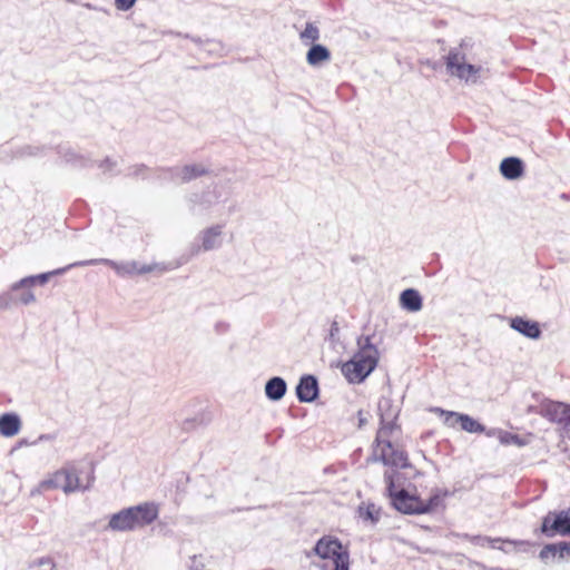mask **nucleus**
Segmentation results:
<instances>
[{
    "label": "nucleus",
    "mask_w": 570,
    "mask_h": 570,
    "mask_svg": "<svg viewBox=\"0 0 570 570\" xmlns=\"http://www.w3.org/2000/svg\"><path fill=\"white\" fill-rule=\"evenodd\" d=\"M357 352L342 365V373L350 383L363 382L376 367L379 351L371 343L370 336H361L357 340Z\"/></svg>",
    "instance_id": "f257e3e1"
},
{
    "label": "nucleus",
    "mask_w": 570,
    "mask_h": 570,
    "mask_svg": "<svg viewBox=\"0 0 570 570\" xmlns=\"http://www.w3.org/2000/svg\"><path fill=\"white\" fill-rule=\"evenodd\" d=\"M233 187L229 179H219L202 193L187 196V204L193 214L208 213L215 207L225 206L232 199Z\"/></svg>",
    "instance_id": "f03ea898"
},
{
    "label": "nucleus",
    "mask_w": 570,
    "mask_h": 570,
    "mask_svg": "<svg viewBox=\"0 0 570 570\" xmlns=\"http://www.w3.org/2000/svg\"><path fill=\"white\" fill-rule=\"evenodd\" d=\"M314 553L325 561L323 570H348V552L343 550L337 539L321 538L314 547Z\"/></svg>",
    "instance_id": "7ed1b4c3"
},
{
    "label": "nucleus",
    "mask_w": 570,
    "mask_h": 570,
    "mask_svg": "<svg viewBox=\"0 0 570 570\" xmlns=\"http://www.w3.org/2000/svg\"><path fill=\"white\" fill-rule=\"evenodd\" d=\"M42 487H50L51 490L61 489L63 493L70 494L85 491L89 485H82L79 472L73 465H66L42 480Z\"/></svg>",
    "instance_id": "20e7f679"
},
{
    "label": "nucleus",
    "mask_w": 570,
    "mask_h": 570,
    "mask_svg": "<svg viewBox=\"0 0 570 570\" xmlns=\"http://www.w3.org/2000/svg\"><path fill=\"white\" fill-rule=\"evenodd\" d=\"M445 63L451 76L458 77L465 82H476L482 70L480 66L466 62V57L463 52V43H461L459 48H453L449 51Z\"/></svg>",
    "instance_id": "39448f33"
},
{
    "label": "nucleus",
    "mask_w": 570,
    "mask_h": 570,
    "mask_svg": "<svg viewBox=\"0 0 570 570\" xmlns=\"http://www.w3.org/2000/svg\"><path fill=\"white\" fill-rule=\"evenodd\" d=\"M384 480L386 483V490L391 497L393 507L405 514H423L424 509L422 508V500L410 495L406 491L401 490L393 492L394 490V474L386 471L384 473Z\"/></svg>",
    "instance_id": "423d86ee"
},
{
    "label": "nucleus",
    "mask_w": 570,
    "mask_h": 570,
    "mask_svg": "<svg viewBox=\"0 0 570 570\" xmlns=\"http://www.w3.org/2000/svg\"><path fill=\"white\" fill-rule=\"evenodd\" d=\"M132 530H141L150 525L159 515V505L153 501L128 507Z\"/></svg>",
    "instance_id": "0eeeda50"
},
{
    "label": "nucleus",
    "mask_w": 570,
    "mask_h": 570,
    "mask_svg": "<svg viewBox=\"0 0 570 570\" xmlns=\"http://www.w3.org/2000/svg\"><path fill=\"white\" fill-rule=\"evenodd\" d=\"M541 532L549 538L556 534H570V510H563L558 513H548L543 518Z\"/></svg>",
    "instance_id": "6e6552de"
},
{
    "label": "nucleus",
    "mask_w": 570,
    "mask_h": 570,
    "mask_svg": "<svg viewBox=\"0 0 570 570\" xmlns=\"http://www.w3.org/2000/svg\"><path fill=\"white\" fill-rule=\"evenodd\" d=\"M374 460L381 461L385 465L394 468H406L407 456L404 451L394 449L391 441H385L382 444L376 443L374 449Z\"/></svg>",
    "instance_id": "1a4fd4ad"
},
{
    "label": "nucleus",
    "mask_w": 570,
    "mask_h": 570,
    "mask_svg": "<svg viewBox=\"0 0 570 570\" xmlns=\"http://www.w3.org/2000/svg\"><path fill=\"white\" fill-rule=\"evenodd\" d=\"M224 225L215 224L209 227L204 228L198 234V239L200 240L199 246L193 247V255H197L200 250L210 252L216 250L223 246L224 242Z\"/></svg>",
    "instance_id": "9d476101"
},
{
    "label": "nucleus",
    "mask_w": 570,
    "mask_h": 570,
    "mask_svg": "<svg viewBox=\"0 0 570 570\" xmlns=\"http://www.w3.org/2000/svg\"><path fill=\"white\" fill-rule=\"evenodd\" d=\"M166 171L174 181L179 184L189 183L209 173L208 168L203 164H187L181 167L170 168Z\"/></svg>",
    "instance_id": "9b49d317"
},
{
    "label": "nucleus",
    "mask_w": 570,
    "mask_h": 570,
    "mask_svg": "<svg viewBox=\"0 0 570 570\" xmlns=\"http://www.w3.org/2000/svg\"><path fill=\"white\" fill-rule=\"evenodd\" d=\"M81 266L82 265H76V262H75L65 267L57 268L51 272L23 277L20 281L16 282L11 285V291L18 292L20 289V287H33L36 284L43 285L50 279L51 276L61 275V274L66 273L67 271H69L70 268L81 267Z\"/></svg>",
    "instance_id": "f8f14e48"
},
{
    "label": "nucleus",
    "mask_w": 570,
    "mask_h": 570,
    "mask_svg": "<svg viewBox=\"0 0 570 570\" xmlns=\"http://www.w3.org/2000/svg\"><path fill=\"white\" fill-rule=\"evenodd\" d=\"M542 414L551 422L563 426L570 424V406L561 402H550L542 409Z\"/></svg>",
    "instance_id": "ddd939ff"
},
{
    "label": "nucleus",
    "mask_w": 570,
    "mask_h": 570,
    "mask_svg": "<svg viewBox=\"0 0 570 570\" xmlns=\"http://www.w3.org/2000/svg\"><path fill=\"white\" fill-rule=\"evenodd\" d=\"M296 395L301 402L309 403L318 396V383L315 376L304 375L296 386Z\"/></svg>",
    "instance_id": "4468645a"
},
{
    "label": "nucleus",
    "mask_w": 570,
    "mask_h": 570,
    "mask_svg": "<svg viewBox=\"0 0 570 570\" xmlns=\"http://www.w3.org/2000/svg\"><path fill=\"white\" fill-rule=\"evenodd\" d=\"M461 537L466 539V540H470L475 546L484 547L487 544H490L492 548L502 550L504 552H510L511 550L507 549L503 546H498V543L501 542V543H504V544H508V546H513L514 548L523 547V546L528 544V542H525V541H511V540H504L503 541L500 538L492 539V538L482 537V535L462 534Z\"/></svg>",
    "instance_id": "2eb2a0df"
},
{
    "label": "nucleus",
    "mask_w": 570,
    "mask_h": 570,
    "mask_svg": "<svg viewBox=\"0 0 570 570\" xmlns=\"http://www.w3.org/2000/svg\"><path fill=\"white\" fill-rule=\"evenodd\" d=\"M106 530L115 532H132V524L128 508H124L120 511L112 513L109 517Z\"/></svg>",
    "instance_id": "dca6fc26"
},
{
    "label": "nucleus",
    "mask_w": 570,
    "mask_h": 570,
    "mask_svg": "<svg viewBox=\"0 0 570 570\" xmlns=\"http://www.w3.org/2000/svg\"><path fill=\"white\" fill-rule=\"evenodd\" d=\"M511 328L524 335L528 338L537 340L541 335L539 324L534 321L517 316L510 322Z\"/></svg>",
    "instance_id": "f3484780"
},
{
    "label": "nucleus",
    "mask_w": 570,
    "mask_h": 570,
    "mask_svg": "<svg viewBox=\"0 0 570 570\" xmlns=\"http://www.w3.org/2000/svg\"><path fill=\"white\" fill-rule=\"evenodd\" d=\"M523 161L518 157H507L500 164V173L505 179H518L523 175Z\"/></svg>",
    "instance_id": "a211bd4d"
},
{
    "label": "nucleus",
    "mask_w": 570,
    "mask_h": 570,
    "mask_svg": "<svg viewBox=\"0 0 570 570\" xmlns=\"http://www.w3.org/2000/svg\"><path fill=\"white\" fill-rule=\"evenodd\" d=\"M97 264H105L110 266L119 276L127 277L131 276L129 261L127 262H115L108 258H92L86 261L76 262V265L92 266Z\"/></svg>",
    "instance_id": "6ab92c4d"
},
{
    "label": "nucleus",
    "mask_w": 570,
    "mask_h": 570,
    "mask_svg": "<svg viewBox=\"0 0 570 570\" xmlns=\"http://www.w3.org/2000/svg\"><path fill=\"white\" fill-rule=\"evenodd\" d=\"M21 420L16 413H4L0 416V434L6 438L14 436L19 433Z\"/></svg>",
    "instance_id": "aec40b11"
},
{
    "label": "nucleus",
    "mask_w": 570,
    "mask_h": 570,
    "mask_svg": "<svg viewBox=\"0 0 570 570\" xmlns=\"http://www.w3.org/2000/svg\"><path fill=\"white\" fill-rule=\"evenodd\" d=\"M287 391V384L284 379L274 376L265 384V395L271 401H279L284 397Z\"/></svg>",
    "instance_id": "412c9836"
},
{
    "label": "nucleus",
    "mask_w": 570,
    "mask_h": 570,
    "mask_svg": "<svg viewBox=\"0 0 570 570\" xmlns=\"http://www.w3.org/2000/svg\"><path fill=\"white\" fill-rule=\"evenodd\" d=\"M131 276L144 275L153 272L164 273L174 269L176 266L164 263L140 264L137 261H129Z\"/></svg>",
    "instance_id": "4be33fe9"
},
{
    "label": "nucleus",
    "mask_w": 570,
    "mask_h": 570,
    "mask_svg": "<svg viewBox=\"0 0 570 570\" xmlns=\"http://www.w3.org/2000/svg\"><path fill=\"white\" fill-rule=\"evenodd\" d=\"M330 50L325 46L320 43H313L306 53V61L312 67H316L322 62L330 61Z\"/></svg>",
    "instance_id": "5701e85b"
},
{
    "label": "nucleus",
    "mask_w": 570,
    "mask_h": 570,
    "mask_svg": "<svg viewBox=\"0 0 570 570\" xmlns=\"http://www.w3.org/2000/svg\"><path fill=\"white\" fill-rule=\"evenodd\" d=\"M400 302L409 312H417L422 308V297L416 289L407 288L401 293Z\"/></svg>",
    "instance_id": "b1692460"
},
{
    "label": "nucleus",
    "mask_w": 570,
    "mask_h": 570,
    "mask_svg": "<svg viewBox=\"0 0 570 570\" xmlns=\"http://www.w3.org/2000/svg\"><path fill=\"white\" fill-rule=\"evenodd\" d=\"M395 425V413H384L381 417V426L377 431L375 443L382 444L390 440Z\"/></svg>",
    "instance_id": "393cba45"
},
{
    "label": "nucleus",
    "mask_w": 570,
    "mask_h": 570,
    "mask_svg": "<svg viewBox=\"0 0 570 570\" xmlns=\"http://www.w3.org/2000/svg\"><path fill=\"white\" fill-rule=\"evenodd\" d=\"M487 435L488 436H497L499 439L500 443L503 445H510V444H514L517 446L524 445V442L522 441V439L519 435L512 434L508 431H503L500 429H491V430L487 431Z\"/></svg>",
    "instance_id": "a878e982"
},
{
    "label": "nucleus",
    "mask_w": 570,
    "mask_h": 570,
    "mask_svg": "<svg viewBox=\"0 0 570 570\" xmlns=\"http://www.w3.org/2000/svg\"><path fill=\"white\" fill-rule=\"evenodd\" d=\"M539 558L543 562H549L557 558L563 559L564 553H563V550H561V543H551V544L544 546L539 553Z\"/></svg>",
    "instance_id": "bb28decb"
},
{
    "label": "nucleus",
    "mask_w": 570,
    "mask_h": 570,
    "mask_svg": "<svg viewBox=\"0 0 570 570\" xmlns=\"http://www.w3.org/2000/svg\"><path fill=\"white\" fill-rule=\"evenodd\" d=\"M320 37V29L314 22H306L305 28L299 32V39L305 45L315 43Z\"/></svg>",
    "instance_id": "cd10ccee"
},
{
    "label": "nucleus",
    "mask_w": 570,
    "mask_h": 570,
    "mask_svg": "<svg viewBox=\"0 0 570 570\" xmlns=\"http://www.w3.org/2000/svg\"><path fill=\"white\" fill-rule=\"evenodd\" d=\"M460 426L463 431L469 433H483L485 432V426L471 417L468 414H463L459 417Z\"/></svg>",
    "instance_id": "c85d7f7f"
},
{
    "label": "nucleus",
    "mask_w": 570,
    "mask_h": 570,
    "mask_svg": "<svg viewBox=\"0 0 570 570\" xmlns=\"http://www.w3.org/2000/svg\"><path fill=\"white\" fill-rule=\"evenodd\" d=\"M185 38H189L188 35L184 36ZM191 41L195 42L200 49L207 51L208 53H219L223 50V46L218 41L202 39L199 37H190Z\"/></svg>",
    "instance_id": "c756f323"
},
{
    "label": "nucleus",
    "mask_w": 570,
    "mask_h": 570,
    "mask_svg": "<svg viewBox=\"0 0 570 570\" xmlns=\"http://www.w3.org/2000/svg\"><path fill=\"white\" fill-rule=\"evenodd\" d=\"M431 412L443 417V423L449 428H455L456 424H460L459 417L462 415V413L446 411L441 407H433L431 409Z\"/></svg>",
    "instance_id": "7c9ffc66"
},
{
    "label": "nucleus",
    "mask_w": 570,
    "mask_h": 570,
    "mask_svg": "<svg viewBox=\"0 0 570 570\" xmlns=\"http://www.w3.org/2000/svg\"><path fill=\"white\" fill-rule=\"evenodd\" d=\"M32 287H20L18 292H10L14 296V304L29 305L36 302V296L31 289Z\"/></svg>",
    "instance_id": "2f4dec72"
},
{
    "label": "nucleus",
    "mask_w": 570,
    "mask_h": 570,
    "mask_svg": "<svg viewBox=\"0 0 570 570\" xmlns=\"http://www.w3.org/2000/svg\"><path fill=\"white\" fill-rule=\"evenodd\" d=\"M61 153L65 160L75 166H87L88 164V159L72 148H66Z\"/></svg>",
    "instance_id": "473e14b6"
},
{
    "label": "nucleus",
    "mask_w": 570,
    "mask_h": 570,
    "mask_svg": "<svg viewBox=\"0 0 570 570\" xmlns=\"http://www.w3.org/2000/svg\"><path fill=\"white\" fill-rule=\"evenodd\" d=\"M446 492L435 491L428 501L422 500V508L424 509V513H429L435 509H438L442 502Z\"/></svg>",
    "instance_id": "72a5a7b5"
},
{
    "label": "nucleus",
    "mask_w": 570,
    "mask_h": 570,
    "mask_svg": "<svg viewBox=\"0 0 570 570\" xmlns=\"http://www.w3.org/2000/svg\"><path fill=\"white\" fill-rule=\"evenodd\" d=\"M360 517L364 520H370L375 523L380 519V510L374 504H367L366 507H360Z\"/></svg>",
    "instance_id": "f704fd0d"
},
{
    "label": "nucleus",
    "mask_w": 570,
    "mask_h": 570,
    "mask_svg": "<svg viewBox=\"0 0 570 570\" xmlns=\"http://www.w3.org/2000/svg\"><path fill=\"white\" fill-rule=\"evenodd\" d=\"M379 412L380 417H383L384 413H395V419L399 415V410L392 405V401L390 399H381L379 402Z\"/></svg>",
    "instance_id": "c9c22d12"
},
{
    "label": "nucleus",
    "mask_w": 570,
    "mask_h": 570,
    "mask_svg": "<svg viewBox=\"0 0 570 570\" xmlns=\"http://www.w3.org/2000/svg\"><path fill=\"white\" fill-rule=\"evenodd\" d=\"M14 304V296L9 292L0 294V309H8Z\"/></svg>",
    "instance_id": "e433bc0d"
},
{
    "label": "nucleus",
    "mask_w": 570,
    "mask_h": 570,
    "mask_svg": "<svg viewBox=\"0 0 570 570\" xmlns=\"http://www.w3.org/2000/svg\"><path fill=\"white\" fill-rule=\"evenodd\" d=\"M189 570H206L205 563L203 562V558L200 556H194L190 558Z\"/></svg>",
    "instance_id": "4c0bfd02"
},
{
    "label": "nucleus",
    "mask_w": 570,
    "mask_h": 570,
    "mask_svg": "<svg viewBox=\"0 0 570 570\" xmlns=\"http://www.w3.org/2000/svg\"><path fill=\"white\" fill-rule=\"evenodd\" d=\"M137 0H115L118 10L127 11L131 9Z\"/></svg>",
    "instance_id": "58836bf2"
},
{
    "label": "nucleus",
    "mask_w": 570,
    "mask_h": 570,
    "mask_svg": "<svg viewBox=\"0 0 570 570\" xmlns=\"http://www.w3.org/2000/svg\"><path fill=\"white\" fill-rule=\"evenodd\" d=\"M51 490L50 487H42V481L38 483L37 487H35L31 491H30V495L31 497H36V495H40L42 494L43 492L46 491H49Z\"/></svg>",
    "instance_id": "ea45409f"
},
{
    "label": "nucleus",
    "mask_w": 570,
    "mask_h": 570,
    "mask_svg": "<svg viewBox=\"0 0 570 570\" xmlns=\"http://www.w3.org/2000/svg\"><path fill=\"white\" fill-rule=\"evenodd\" d=\"M116 166V163L110 159V158H106L100 165L99 167L104 169V171L108 173V171H111L112 168Z\"/></svg>",
    "instance_id": "a19ab883"
},
{
    "label": "nucleus",
    "mask_w": 570,
    "mask_h": 570,
    "mask_svg": "<svg viewBox=\"0 0 570 570\" xmlns=\"http://www.w3.org/2000/svg\"><path fill=\"white\" fill-rule=\"evenodd\" d=\"M55 439H56V435L51 434V433L40 434L33 443L36 444L39 442H51Z\"/></svg>",
    "instance_id": "79ce46f5"
},
{
    "label": "nucleus",
    "mask_w": 570,
    "mask_h": 570,
    "mask_svg": "<svg viewBox=\"0 0 570 570\" xmlns=\"http://www.w3.org/2000/svg\"><path fill=\"white\" fill-rule=\"evenodd\" d=\"M39 153H40V148L39 147L28 146V147H26L23 149L22 155L37 156V155H39Z\"/></svg>",
    "instance_id": "37998d69"
},
{
    "label": "nucleus",
    "mask_w": 570,
    "mask_h": 570,
    "mask_svg": "<svg viewBox=\"0 0 570 570\" xmlns=\"http://www.w3.org/2000/svg\"><path fill=\"white\" fill-rule=\"evenodd\" d=\"M340 332V327H338V323L336 321H334L332 324H331V328H330V338L331 340H334V337L338 334Z\"/></svg>",
    "instance_id": "c03bdc74"
},
{
    "label": "nucleus",
    "mask_w": 570,
    "mask_h": 570,
    "mask_svg": "<svg viewBox=\"0 0 570 570\" xmlns=\"http://www.w3.org/2000/svg\"><path fill=\"white\" fill-rule=\"evenodd\" d=\"M39 564L43 566V567H48L50 570H52L55 568V562L52 561L51 558H42L39 561Z\"/></svg>",
    "instance_id": "a18cd8bd"
},
{
    "label": "nucleus",
    "mask_w": 570,
    "mask_h": 570,
    "mask_svg": "<svg viewBox=\"0 0 570 570\" xmlns=\"http://www.w3.org/2000/svg\"><path fill=\"white\" fill-rule=\"evenodd\" d=\"M145 170H146V167L144 165H137L134 167V171L131 174L135 176H140V175H144Z\"/></svg>",
    "instance_id": "49530a36"
},
{
    "label": "nucleus",
    "mask_w": 570,
    "mask_h": 570,
    "mask_svg": "<svg viewBox=\"0 0 570 570\" xmlns=\"http://www.w3.org/2000/svg\"><path fill=\"white\" fill-rule=\"evenodd\" d=\"M561 550H563L564 556L570 554V542H561Z\"/></svg>",
    "instance_id": "de8ad7c7"
},
{
    "label": "nucleus",
    "mask_w": 570,
    "mask_h": 570,
    "mask_svg": "<svg viewBox=\"0 0 570 570\" xmlns=\"http://www.w3.org/2000/svg\"><path fill=\"white\" fill-rule=\"evenodd\" d=\"M358 414L362 415V412H360ZM365 423H366V420L363 419L362 416H360V426H362Z\"/></svg>",
    "instance_id": "09e8293b"
},
{
    "label": "nucleus",
    "mask_w": 570,
    "mask_h": 570,
    "mask_svg": "<svg viewBox=\"0 0 570 570\" xmlns=\"http://www.w3.org/2000/svg\"><path fill=\"white\" fill-rule=\"evenodd\" d=\"M234 209H235V205H234V204H230V205L228 206V214L233 213V212H234Z\"/></svg>",
    "instance_id": "8fccbe9b"
},
{
    "label": "nucleus",
    "mask_w": 570,
    "mask_h": 570,
    "mask_svg": "<svg viewBox=\"0 0 570 570\" xmlns=\"http://www.w3.org/2000/svg\"><path fill=\"white\" fill-rule=\"evenodd\" d=\"M170 35H175V32H170ZM176 36H181L179 32H176Z\"/></svg>",
    "instance_id": "3c124183"
}]
</instances>
